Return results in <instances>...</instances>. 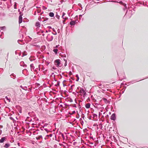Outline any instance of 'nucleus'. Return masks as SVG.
<instances>
[{"label": "nucleus", "mask_w": 148, "mask_h": 148, "mask_svg": "<svg viewBox=\"0 0 148 148\" xmlns=\"http://www.w3.org/2000/svg\"><path fill=\"white\" fill-rule=\"evenodd\" d=\"M79 16H82V15H79Z\"/></svg>", "instance_id": "56"}, {"label": "nucleus", "mask_w": 148, "mask_h": 148, "mask_svg": "<svg viewBox=\"0 0 148 148\" xmlns=\"http://www.w3.org/2000/svg\"><path fill=\"white\" fill-rule=\"evenodd\" d=\"M48 126V127H50V126L48 124L45 123L44 125V126H43L42 128H44L45 127Z\"/></svg>", "instance_id": "8"}, {"label": "nucleus", "mask_w": 148, "mask_h": 148, "mask_svg": "<svg viewBox=\"0 0 148 148\" xmlns=\"http://www.w3.org/2000/svg\"><path fill=\"white\" fill-rule=\"evenodd\" d=\"M23 63V62H21L20 64H21Z\"/></svg>", "instance_id": "53"}, {"label": "nucleus", "mask_w": 148, "mask_h": 148, "mask_svg": "<svg viewBox=\"0 0 148 148\" xmlns=\"http://www.w3.org/2000/svg\"><path fill=\"white\" fill-rule=\"evenodd\" d=\"M60 84V82H58V85H59Z\"/></svg>", "instance_id": "44"}, {"label": "nucleus", "mask_w": 148, "mask_h": 148, "mask_svg": "<svg viewBox=\"0 0 148 148\" xmlns=\"http://www.w3.org/2000/svg\"><path fill=\"white\" fill-rule=\"evenodd\" d=\"M75 113V111H73L71 113H70V114L71 115H72Z\"/></svg>", "instance_id": "28"}, {"label": "nucleus", "mask_w": 148, "mask_h": 148, "mask_svg": "<svg viewBox=\"0 0 148 148\" xmlns=\"http://www.w3.org/2000/svg\"><path fill=\"white\" fill-rule=\"evenodd\" d=\"M116 119L115 115L114 114H112L110 119H111L113 120H114Z\"/></svg>", "instance_id": "4"}, {"label": "nucleus", "mask_w": 148, "mask_h": 148, "mask_svg": "<svg viewBox=\"0 0 148 148\" xmlns=\"http://www.w3.org/2000/svg\"><path fill=\"white\" fill-rule=\"evenodd\" d=\"M20 87L21 88L23 89L26 90L27 89V87L26 86L23 87L22 86H20Z\"/></svg>", "instance_id": "16"}, {"label": "nucleus", "mask_w": 148, "mask_h": 148, "mask_svg": "<svg viewBox=\"0 0 148 148\" xmlns=\"http://www.w3.org/2000/svg\"><path fill=\"white\" fill-rule=\"evenodd\" d=\"M58 33H59V32H60V29H58Z\"/></svg>", "instance_id": "42"}, {"label": "nucleus", "mask_w": 148, "mask_h": 148, "mask_svg": "<svg viewBox=\"0 0 148 148\" xmlns=\"http://www.w3.org/2000/svg\"><path fill=\"white\" fill-rule=\"evenodd\" d=\"M10 119L12 120H14V119H13V118H12V117H11H11H10Z\"/></svg>", "instance_id": "31"}, {"label": "nucleus", "mask_w": 148, "mask_h": 148, "mask_svg": "<svg viewBox=\"0 0 148 148\" xmlns=\"http://www.w3.org/2000/svg\"><path fill=\"white\" fill-rule=\"evenodd\" d=\"M42 138V136H39L38 137H36V139L37 140H39V139H40V138Z\"/></svg>", "instance_id": "20"}, {"label": "nucleus", "mask_w": 148, "mask_h": 148, "mask_svg": "<svg viewBox=\"0 0 148 148\" xmlns=\"http://www.w3.org/2000/svg\"><path fill=\"white\" fill-rule=\"evenodd\" d=\"M19 146H20V143H18V144H17Z\"/></svg>", "instance_id": "43"}, {"label": "nucleus", "mask_w": 148, "mask_h": 148, "mask_svg": "<svg viewBox=\"0 0 148 148\" xmlns=\"http://www.w3.org/2000/svg\"><path fill=\"white\" fill-rule=\"evenodd\" d=\"M5 26L0 27V29L1 30H3V29H5Z\"/></svg>", "instance_id": "21"}, {"label": "nucleus", "mask_w": 148, "mask_h": 148, "mask_svg": "<svg viewBox=\"0 0 148 148\" xmlns=\"http://www.w3.org/2000/svg\"><path fill=\"white\" fill-rule=\"evenodd\" d=\"M10 144L8 143H6L4 146V147L5 148H8L10 146Z\"/></svg>", "instance_id": "6"}, {"label": "nucleus", "mask_w": 148, "mask_h": 148, "mask_svg": "<svg viewBox=\"0 0 148 148\" xmlns=\"http://www.w3.org/2000/svg\"><path fill=\"white\" fill-rule=\"evenodd\" d=\"M23 41V40H18V43L21 44V45H22L23 44V43H21L20 42H22ZM23 44H24V43H23Z\"/></svg>", "instance_id": "18"}, {"label": "nucleus", "mask_w": 148, "mask_h": 148, "mask_svg": "<svg viewBox=\"0 0 148 148\" xmlns=\"http://www.w3.org/2000/svg\"><path fill=\"white\" fill-rule=\"evenodd\" d=\"M44 128H42V127H41L40 129H41V130H43V129H44Z\"/></svg>", "instance_id": "40"}, {"label": "nucleus", "mask_w": 148, "mask_h": 148, "mask_svg": "<svg viewBox=\"0 0 148 148\" xmlns=\"http://www.w3.org/2000/svg\"><path fill=\"white\" fill-rule=\"evenodd\" d=\"M49 15L51 17H52L54 16V14L53 12H50L49 13Z\"/></svg>", "instance_id": "13"}, {"label": "nucleus", "mask_w": 148, "mask_h": 148, "mask_svg": "<svg viewBox=\"0 0 148 148\" xmlns=\"http://www.w3.org/2000/svg\"><path fill=\"white\" fill-rule=\"evenodd\" d=\"M42 35L43 36H44V34H42Z\"/></svg>", "instance_id": "54"}, {"label": "nucleus", "mask_w": 148, "mask_h": 148, "mask_svg": "<svg viewBox=\"0 0 148 148\" xmlns=\"http://www.w3.org/2000/svg\"><path fill=\"white\" fill-rule=\"evenodd\" d=\"M129 12H131V11H129Z\"/></svg>", "instance_id": "58"}, {"label": "nucleus", "mask_w": 148, "mask_h": 148, "mask_svg": "<svg viewBox=\"0 0 148 148\" xmlns=\"http://www.w3.org/2000/svg\"><path fill=\"white\" fill-rule=\"evenodd\" d=\"M27 55L26 53V52H25L24 53H23V56H26V55Z\"/></svg>", "instance_id": "26"}, {"label": "nucleus", "mask_w": 148, "mask_h": 148, "mask_svg": "<svg viewBox=\"0 0 148 148\" xmlns=\"http://www.w3.org/2000/svg\"><path fill=\"white\" fill-rule=\"evenodd\" d=\"M11 77L14 79L16 78V75L14 74L13 73L12 74L10 75Z\"/></svg>", "instance_id": "11"}, {"label": "nucleus", "mask_w": 148, "mask_h": 148, "mask_svg": "<svg viewBox=\"0 0 148 148\" xmlns=\"http://www.w3.org/2000/svg\"><path fill=\"white\" fill-rule=\"evenodd\" d=\"M64 60L65 61V64H64V65L65 66L66 65V62H67V61L66 60Z\"/></svg>", "instance_id": "34"}, {"label": "nucleus", "mask_w": 148, "mask_h": 148, "mask_svg": "<svg viewBox=\"0 0 148 148\" xmlns=\"http://www.w3.org/2000/svg\"><path fill=\"white\" fill-rule=\"evenodd\" d=\"M53 31L54 32H56L55 31V29H54V28H53Z\"/></svg>", "instance_id": "46"}, {"label": "nucleus", "mask_w": 148, "mask_h": 148, "mask_svg": "<svg viewBox=\"0 0 148 148\" xmlns=\"http://www.w3.org/2000/svg\"><path fill=\"white\" fill-rule=\"evenodd\" d=\"M8 54H9V53H8V54H7V56H8Z\"/></svg>", "instance_id": "52"}, {"label": "nucleus", "mask_w": 148, "mask_h": 148, "mask_svg": "<svg viewBox=\"0 0 148 148\" xmlns=\"http://www.w3.org/2000/svg\"><path fill=\"white\" fill-rule=\"evenodd\" d=\"M1 34H0V37L1 38H3V36L2 35V34H3V32H1Z\"/></svg>", "instance_id": "19"}, {"label": "nucleus", "mask_w": 148, "mask_h": 148, "mask_svg": "<svg viewBox=\"0 0 148 148\" xmlns=\"http://www.w3.org/2000/svg\"><path fill=\"white\" fill-rule=\"evenodd\" d=\"M54 73H52L51 75L50 76V77L52 76V75L54 74Z\"/></svg>", "instance_id": "41"}, {"label": "nucleus", "mask_w": 148, "mask_h": 148, "mask_svg": "<svg viewBox=\"0 0 148 148\" xmlns=\"http://www.w3.org/2000/svg\"><path fill=\"white\" fill-rule=\"evenodd\" d=\"M59 145H60V146H62V144H60H60H59Z\"/></svg>", "instance_id": "48"}, {"label": "nucleus", "mask_w": 148, "mask_h": 148, "mask_svg": "<svg viewBox=\"0 0 148 148\" xmlns=\"http://www.w3.org/2000/svg\"><path fill=\"white\" fill-rule=\"evenodd\" d=\"M41 11V9H38L37 10V12L38 13H40Z\"/></svg>", "instance_id": "23"}, {"label": "nucleus", "mask_w": 148, "mask_h": 148, "mask_svg": "<svg viewBox=\"0 0 148 148\" xmlns=\"http://www.w3.org/2000/svg\"><path fill=\"white\" fill-rule=\"evenodd\" d=\"M52 68L53 69H54V70H56V67H54V66H53V67H52Z\"/></svg>", "instance_id": "33"}, {"label": "nucleus", "mask_w": 148, "mask_h": 148, "mask_svg": "<svg viewBox=\"0 0 148 148\" xmlns=\"http://www.w3.org/2000/svg\"><path fill=\"white\" fill-rule=\"evenodd\" d=\"M6 138L5 137H3L1 138V139L0 140V143H2L5 140Z\"/></svg>", "instance_id": "7"}, {"label": "nucleus", "mask_w": 148, "mask_h": 148, "mask_svg": "<svg viewBox=\"0 0 148 148\" xmlns=\"http://www.w3.org/2000/svg\"><path fill=\"white\" fill-rule=\"evenodd\" d=\"M64 16H63V15H62V18L63 19H65V18H64Z\"/></svg>", "instance_id": "45"}, {"label": "nucleus", "mask_w": 148, "mask_h": 148, "mask_svg": "<svg viewBox=\"0 0 148 148\" xmlns=\"http://www.w3.org/2000/svg\"><path fill=\"white\" fill-rule=\"evenodd\" d=\"M49 136H50V137H51V136H52V134H50V135H49Z\"/></svg>", "instance_id": "47"}, {"label": "nucleus", "mask_w": 148, "mask_h": 148, "mask_svg": "<svg viewBox=\"0 0 148 148\" xmlns=\"http://www.w3.org/2000/svg\"><path fill=\"white\" fill-rule=\"evenodd\" d=\"M59 46V45H56V48H58Z\"/></svg>", "instance_id": "39"}, {"label": "nucleus", "mask_w": 148, "mask_h": 148, "mask_svg": "<svg viewBox=\"0 0 148 148\" xmlns=\"http://www.w3.org/2000/svg\"><path fill=\"white\" fill-rule=\"evenodd\" d=\"M44 129L46 132H48V131H49L46 128H44Z\"/></svg>", "instance_id": "27"}, {"label": "nucleus", "mask_w": 148, "mask_h": 148, "mask_svg": "<svg viewBox=\"0 0 148 148\" xmlns=\"http://www.w3.org/2000/svg\"><path fill=\"white\" fill-rule=\"evenodd\" d=\"M5 98L8 100H9V102H10V99H9L8 98V97H5Z\"/></svg>", "instance_id": "30"}, {"label": "nucleus", "mask_w": 148, "mask_h": 148, "mask_svg": "<svg viewBox=\"0 0 148 148\" xmlns=\"http://www.w3.org/2000/svg\"><path fill=\"white\" fill-rule=\"evenodd\" d=\"M40 23L39 22H37L36 23V27H40Z\"/></svg>", "instance_id": "14"}, {"label": "nucleus", "mask_w": 148, "mask_h": 148, "mask_svg": "<svg viewBox=\"0 0 148 148\" xmlns=\"http://www.w3.org/2000/svg\"><path fill=\"white\" fill-rule=\"evenodd\" d=\"M127 11L126 12V14H125V15H126L127 14Z\"/></svg>", "instance_id": "49"}, {"label": "nucleus", "mask_w": 148, "mask_h": 148, "mask_svg": "<svg viewBox=\"0 0 148 148\" xmlns=\"http://www.w3.org/2000/svg\"><path fill=\"white\" fill-rule=\"evenodd\" d=\"M54 63L56 66L58 67L59 66H61L60 65L61 64L60 60L59 59H58L55 60L54 62Z\"/></svg>", "instance_id": "2"}, {"label": "nucleus", "mask_w": 148, "mask_h": 148, "mask_svg": "<svg viewBox=\"0 0 148 148\" xmlns=\"http://www.w3.org/2000/svg\"><path fill=\"white\" fill-rule=\"evenodd\" d=\"M99 116H100L101 114V113L100 112H99Z\"/></svg>", "instance_id": "36"}, {"label": "nucleus", "mask_w": 148, "mask_h": 148, "mask_svg": "<svg viewBox=\"0 0 148 148\" xmlns=\"http://www.w3.org/2000/svg\"><path fill=\"white\" fill-rule=\"evenodd\" d=\"M56 17L58 19H59V18H60V16L58 15L57 14L56 16Z\"/></svg>", "instance_id": "29"}, {"label": "nucleus", "mask_w": 148, "mask_h": 148, "mask_svg": "<svg viewBox=\"0 0 148 148\" xmlns=\"http://www.w3.org/2000/svg\"><path fill=\"white\" fill-rule=\"evenodd\" d=\"M93 115H94V117H97V115L96 114H93Z\"/></svg>", "instance_id": "32"}, {"label": "nucleus", "mask_w": 148, "mask_h": 148, "mask_svg": "<svg viewBox=\"0 0 148 148\" xmlns=\"http://www.w3.org/2000/svg\"><path fill=\"white\" fill-rule=\"evenodd\" d=\"M55 34H53L54 35H56L57 34V33L56 32H55Z\"/></svg>", "instance_id": "38"}, {"label": "nucleus", "mask_w": 148, "mask_h": 148, "mask_svg": "<svg viewBox=\"0 0 148 148\" xmlns=\"http://www.w3.org/2000/svg\"><path fill=\"white\" fill-rule=\"evenodd\" d=\"M15 4L14 5V8L15 9H16V2H15Z\"/></svg>", "instance_id": "22"}, {"label": "nucleus", "mask_w": 148, "mask_h": 148, "mask_svg": "<svg viewBox=\"0 0 148 148\" xmlns=\"http://www.w3.org/2000/svg\"><path fill=\"white\" fill-rule=\"evenodd\" d=\"M64 0H61L60 2H61V3H62L63 2H64Z\"/></svg>", "instance_id": "35"}, {"label": "nucleus", "mask_w": 148, "mask_h": 148, "mask_svg": "<svg viewBox=\"0 0 148 148\" xmlns=\"http://www.w3.org/2000/svg\"><path fill=\"white\" fill-rule=\"evenodd\" d=\"M65 14V13H64V12H63V14H62V15L63 16H64V15Z\"/></svg>", "instance_id": "37"}, {"label": "nucleus", "mask_w": 148, "mask_h": 148, "mask_svg": "<svg viewBox=\"0 0 148 148\" xmlns=\"http://www.w3.org/2000/svg\"><path fill=\"white\" fill-rule=\"evenodd\" d=\"M90 104L89 103L86 104L85 105V107L87 108H90Z\"/></svg>", "instance_id": "10"}, {"label": "nucleus", "mask_w": 148, "mask_h": 148, "mask_svg": "<svg viewBox=\"0 0 148 148\" xmlns=\"http://www.w3.org/2000/svg\"><path fill=\"white\" fill-rule=\"evenodd\" d=\"M76 76L77 77V79L76 80L77 81H78L79 80V78L78 75H76Z\"/></svg>", "instance_id": "25"}, {"label": "nucleus", "mask_w": 148, "mask_h": 148, "mask_svg": "<svg viewBox=\"0 0 148 148\" xmlns=\"http://www.w3.org/2000/svg\"><path fill=\"white\" fill-rule=\"evenodd\" d=\"M22 22V15H20L19 17V23L20 24Z\"/></svg>", "instance_id": "5"}, {"label": "nucleus", "mask_w": 148, "mask_h": 148, "mask_svg": "<svg viewBox=\"0 0 148 148\" xmlns=\"http://www.w3.org/2000/svg\"><path fill=\"white\" fill-rule=\"evenodd\" d=\"M66 86L65 84H63V86Z\"/></svg>", "instance_id": "55"}, {"label": "nucleus", "mask_w": 148, "mask_h": 148, "mask_svg": "<svg viewBox=\"0 0 148 148\" xmlns=\"http://www.w3.org/2000/svg\"><path fill=\"white\" fill-rule=\"evenodd\" d=\"M80 92L83 95L84 97H85L86 95V92L83 88H81L80 90Z\"/></svg>", "instance_id": "3"}, {"label": "nucleus", "mask_w": 148, "mask_h": 148, "mask_svg": "<svg viewBox=\"0 0 148 148\" xmlns=\"http://www.w3.org/2000/svg\"><path fill=\"white\" fill-rule=\"evenodd\" d=\"M63 138V140H64L65 139V137L64 136V135L63 134H61Z\"/></svg>", "instance_id": "24"}, {"label": "nucleus", "mask_w": 148, "mask_h": 148, "mask_svg": "<svg viewBox=\"0 0 148 148\" xmlns=\"http://www.w3.org/2000/svg\"><path fill=\"white\" fill-rule=\"evenodd\" d=\"M36 8H40V7H39L37 6L36 7Z\"/></svg>", "instance_id": "50"}, {"label": "nucleus", "mask_w": 148, "mask_h": 148, "mask_svg": "<svg viewBox=\"0 0 148 148\" xmlns=\"http://www.w3.org/2000/svg\"><path fill=\"white\" fill-rule=\"evenodd\" d=\"M53 51L55 52V54H57L58 53V49H54Z\"/></svg>", "instance_id": "15"}, {"label": "nucleus", "mask_w": 148, "mask_h": 148, "mask_svg": "<svg viewBox=\"0 0 148 148\" xmlns=\"http://www.w3.org/2000/svg\"><path fill=\"white\" fill-rule=\"evenodd\" d=\"M53 34V33L51 32L50 34H48L46 38L48 41H51L53 39V37L52 35Z\"/></svg>", "instance_id": "1"}, {"label": "nucleus", "mask_w": 148, "mask_h": 148, "mask_svg": "<svg viewBox=\"0 0 148 148\" xmlns=\"http://www.w3.org/2000/svg\"><path fill=\"white\" fill-rule=\"evenodd\" d=\"M21 148H24L23 147H22Z\"/></svg>", "instance_id": "59"}, {"label": "nucleus", "mask_w": 148, "mask_h": 148, "mask_svg": "<svg viewBox=\"0 0 148 148\" xmlns=\"http://www.w3.org/2000/svg\"><path fill=\"white\" fill-rule=\"evenodd\" d=\"M30 67H31V69H34V66L33 64H31L30 65Z\"/></svg>", "instance_id": "17"}, {"label": "nucleus", "mask_w": 148, "mask_h": 148, "mask_svg": "<svg viewBox=\"0 0 148 148\" xmlns=\"http://www.w3.org/2000/svg\"><path fill=\"white\" fill-rule=\"evenodd\" d=\"M103 101L105 103H108V101L107 100V99H106V98H103Z\"/></svg>", "instance_id": "12"}, {"label": "nucleus", "mask_w": 148, "mask_h": 148, "mask_svg": "<svg viewBox=\"0 0 148 148\" xmlns=\"http://www.w3.org/2000/svg\"><path fill=\"white\" fill-rule=\"evenodd\" d=\"M36 12H35V14H34L35 15H36Z\"/></svg>", "instance_id": "57"}, {"label": "nucleus", "mask_w": 148, "mask_h": 148, "mask_svg": "<svg viewBox=\"0 0 148 148\" xmlns=\"http://www.w3.org/2000/svg\"><path fill=\"white\" fill-rule=\"evenodd\" d=\"M10 148H16V147H10Z\"/></svg>", "instance_id": "51"}, {"label": "nucleus", "mask_w": 148, "mask_h": 148, "mask_svg": "<svg viewBox=\"0 0 148 148\" xmlns=\"http://www.w3.org/2000/svg\"><path fill=\"white\" fill-rule=\"evenodd\" d=\"M76 23V21H72L70 22V24L71 25H74Z\"/></svg>", "instance_id": "9"}]
</instances>
